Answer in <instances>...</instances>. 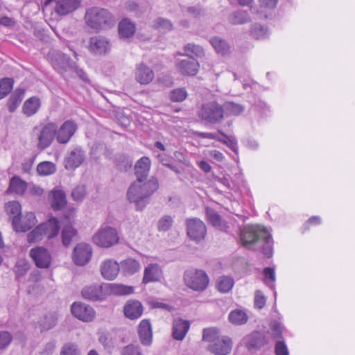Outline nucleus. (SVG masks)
<instances>
[{
	"label": "nucleus",
	"instance_id": "f257e3e1",
	"mask_svg": "<svg viewBox=\"0 0 355 355\" xmlns=\"http://www.w3.org/2000/svg\"><path fill=\"white\" fill-rule=\"evenodd\" d=\"M240 239L243 246L261 249L268 258L272 256V239L266 227L259 225H247L241 231Z\"/></svg>",
	"mask_w": 355,
	"mask_h": 355
},
{
	"label": "nucleus",
	"instance_id": "f03ea898",
	"mask_svg": "<svg viewBox=\"0 0 355 355\" xmlns=\"http://www.w3.org/2000/svg\"><path fill=\"white\" fill-rule=\"evenodd\" d=\"M159 189L156 178L151 177L145 182L134 181L127 191L128 200L135 204L137 211H142L150 202V196Z\"/></svg>",
	"mask_w": 355,
	"mask_h": 355
},
{
	"label": "nucleus",
	"instance_id": "7ed1b4c3",
	"mask_svg": "<svg viewBox=\"0 0 355 355\" xmlns=\"http://www.w3.org/2000/svg\"><path fill=\"white\" fill-rule=\"evenodd\" d=\"M60 231L59 222L55 218H50L46 223L37 226L27 234L28 243H36L42 240L44 237L52 239L58 234Z\"/></svg>",
	"mask_w": 355,
	"mask_h": 355
},
{
	"label": "nucleus",
	"instance_id": "20e7f679",
	"mask_svg": "<svg viewBox=\"0 0 355 355\" xmlns=\"http://www.w3.org/2000/svg\"><path fill=\"white\" fill-rule=\"evenodd\" d=\"M88 26L98 29L112 25V17L110 12L104 8L94 7L88 9L85 14Z\"/></svg>",
	"mask_w": 355,
	"mask_h": 355
},
{
	"label": "nucleus",
	"instance_id": "39448f33",
	"mask_svg": "<svg viewBox=\"0 0 355 355\" xmlns=\"http://www.w3.org/2000/svg\"><path fill=\"white\" fill-rule=\"evenodd\" d=\"M184 281L187 287L194 291H204L209 284V278L205 271L190 269L184 272Z\"/></svg>",
	"mask_w": 355,
	"mask_h": 355
},
{
	"label": "nucleus",
	"instance_id": "423d86ee",
	"mask_svg": "<svg viewBox=\"0 0 355 355\" xmlns=\"http://www.w3.org/2000/svg\"><path fill=\"white\" fill-rule=\"evenodd\" d=\"M224 109L216 102H209L202 105L199 112V117L210 123H219L224 118Z\"/></svg>",
	"mask_w": 355,
	"mask_h": 355
},
{
	"label": "nucleus",
	"instance_id": "0eeeda50",
	"mask_svg": "<svg viewBox=\"0 0 355 355\" xmlns=\"http://www.w3.org/2000/svg\"><path fill=\"white\" fill-rule=\"evenodd\" d=\"M37 131V147L39 150H43L49 147L56 138L57 125L55 123H49L44 125L41 129L35 128Z\"/></svg>",
	"mask_w": 355,
	"mask_h": 355
},
{
	"label": "nucleus",
	"instance_id": "6e6552de",
	"mask_svg": "<svg viewBox=\"0 0 355 355\" xmlns=\"http://www.w3.org/2000/svg\"><path fill=\"white\" fill-rule=\"evenodd\" d=\"M119 236L116 230L110 227L102 228L93 236L95 244L103 248H110L118 243Z\"/></svg>",
	"mask_w": 355,
	"mask_h": 355
},
{
	"label": "nucleus",
	"instance_id": "1a4fd4ad",
	"mask_svg": "<svg viewBox=\"0 0 355 355\" xmlns=\"http://www.w3.org/2000/svg\"><path fill=\"white\" fill-rule=\"evenodd\" d=\"M186 224L187 235L191 240L198 243L205 238L207 228L201 220L197 218H189Z\"/></svg>",
	"mask_w": 355,
	"mask_h": 355
},
{
	"label": "nucleus",
	"instance_id": "9d476101",
	"mask_svg": "<svg viewBox=\"0 0 355 355\" xmlns=\"http://www.w3.org/2000/svg\"><path fill=\"white\" fill-rule=\"evenodd\" d=\"M29 256L37 268H49L51 266V255L49 251L44 247L37 246L32 248L29 252Z\"/></svg>",
	"mask_w": 355,
	"mask_h": 355
},
{
	"label": "nucleus",
	"instance_id": "9b49d317",
	"mask_svg": "<svg viewBox=\"0 0 355 355\" xmlns=\"http://www.w3.org/2000/svg\"><path fill=\"white\" fill-rule=\"evenodd\" d=\"M78 129L76 123L72 120H67L56 132V140L60 144H67Z\"/></svg>",
	"mask_w": 355,
	"mask_h": 355
},
{
	"label": "nucleus",
	"instance_id": "f8f14e48",
	"mask_svg": "<svg viewBox=\"0 0 355 355\" xmlns=\"http://www.w3.org/2000/svg\"><path fill=\"white\" fill-rule=\"evenodd\" d=\"M71 311L74 317L84 322L92 321L96 315L91 306L83 302H73Z\"/></svg>",
	"mask_w": 355,
	"mask_h": 355
},
{
	"label": "nucleus",
	"instance_id": "ddd939ff",
	"mask_svg": "<svg viewBox=\"0 0 355 355\" xmlns=\"http://www.w3.org/2000/svg\"><path fill=\"white\" fill-rule=\"evenodd\" d=\"M92 254L91 245L84 243H79L73 249V261L78 266H84L90 260Z\"/></svg>",
	"mask_w": 355,
	"mask_h": 355
},
{
	"label": "nucleus",
	"instance_id": "4468645a",
	"mask_svg": "<svg viewBox=\"0 0 355 355\" xmlns=\"http://www.w3.org/2000/svg\"><path fill=\"white\" fill-rule=\"evenodd\" d=\"M55 2V12L60 15H66L75 10L79 6L80 0H46V4Z\"/></svg>",
	"mask_w": 355,
	"mask_h": 355
},
{
	"label": "nucleus",
	"instance_id": "2eb2a0df",
	"mask_svg": "<svg viewBox=\"0 0 355 355\" xmlns=\"http://www.w3.org/2000/svg\"><path fill=\"white\" fill-rule=\"evenodd\" d=\"M85 159V152L80 147L72 150L64 159L65 168L69 170L78 167Z\"/></svg>",
	"mask_w": 355,
	"mask_h": 355
},
{
	"label": "nucleus",
	"instance_id": "dca6fc26",
	"mask_svg": "<svg viewBox=\"0 0 355 355\" xmlns=\"http://www.w3.org/2000/svg\"><path fill=\"white\" fill-rule=\"evenodd\" d=\"M37 223L35 216L29 212L22 218L14 217L12 219L13 228L16 232H25L32 228Z\"/></svg>",
	"mask_w": 355,
	"mask_h": 355
},
{
	"label": "nucleus",
	"instance_id": "f3484780",
	"mask_svg": "<svg viewBox=\"0 0 355 355\" xmlns=\"http://www.w3.org/2000/svg\"><path fill=\"white\" fill-rule=\"evenodd\" d=\"M232 340L228 337L217 338L214 343L209 345L208 349L216 355H227L232 349Z\"/></svg>",
	"mask_w": 355,
	"mask_h": 355
},
{
	"label": "nucleus",
	"instance_id": "a211bd4d",
	"mask_svg": "<svg viewBox=\"0 0 355 355\" xmlns=\"http://www.w3.org/2000/svg\"><path fill=\"white\" fill-rule=\"evenodd\" d=\"M153 71L146 64L140 63L136 66L135 77L141 85H148L154 79Z\"/></svg>",
	"mask_w": 355,
	"mask_h": 355
},
{
	"label": "nucleus",
	"instance_id": "6ab92c4d",
	"mask_svg": "<svg viewBox=\"0 0 355 355\" xmlns=\"http://www.w3.org/2000/svg\"><path fill=\"white\" fill-rule=\"evenodd\" d=\"M110 49L108 40L101 36H94L89 40V51L96 55L107 53Z\"/></svg>",
	"mask_w": 355,
	"mask_h": 355
},
{
	"label": "nucleus",
	"instance_id": "aec40b11",
	"mask_svg": "<svg viewBox=\"0 0 355 355\" xmlns=\"http://www.w3.org/2000/svg\"><path fill=\"white\" fill-rule=\"evenodd\" d=\"M82 296L88 300H102L105 297L102 285L94 284L85 286L81 291Z\"/></svg>",
	"mask_w": 355,
	"mask_h": 355
},
{
	"label": "nucleus",
	"instance_id": "412c9836",
	"mask_svg": "<svg viewBox=\"0 0 355 355\" xmlns=\"http://www.w3.org/2000/svg\"><path fill=\"white\" fill-rule=\"evenodd\" d=\"M176 66L178 71L184 76H195L199 69V63L194 58L182 60Z\"/></svg>",
	"mask_w": 355,
	"mask_h": 355
},
{
	"label": "nucleus",
	"instance_id": "4be33fe9",
	"mask_svg": "<svg viewBox=\"0 0 355 355\" xmlns=\"http://www.w3.org/2000/svg\"><path fill=\"white\" fill-rule=\"evenodd\" d=\"M138 335L143 345L149 346L152 343L153 332L148 320H142L138 326Z\"/></svg>",
	"mask_w": 355,
	"mask_h": 355
},
{
	"label": "nucleus",
	"instance_id": "5701e85b",
	"mask_svg": "<svg viewBox=\"0 0 355 355\" xmlns=\"http://www.w3.org/2000/svg\"><path fill=\"white\" fill-rule=\"evenodd\" d=\"M143 311L144 308L141 303L137 300H128L123 307L125 316L130 320H136L140 318Z\"/></svg>",
	"mask_w": 355,
	"mask_h": 355
},
{
	"label": "nucleus",
	"instance_id": "b1692460",
	"mask_svg": "<svg viewBox=\"0 0 355 355\" xmlns=\"http://www.w3.org/2000/svg\"><path fill=\"white\" fill-rule=\"evenodd\" d=\"M150 168V160L147 157H142L135 164V173L137 177L135 181L145 182Z\"/></svg>",
	"mask_w": 355,
	"mask_h": 355
},
{
	"label": "nucleus",
	"instance_id": "393cba45",
	"mask_svg": "<svg viewBox=\"0 0 355 355\" xmlns=\"http://www.w3.org/2000/svg\"><path fill=\"white\" fill-rule=\"evenodd\" d=\"M162 276V270L160 266L157 263H150L148 265L144 272L142 282L148 284L152 282H158Z\"/></svg>",
	"mask_w": 355,
	"mask_h": 355
},
{
	"label": "nucleus",
	"instance_id": "a878e982",
	"mask_svg": "<svg viewBox=\"0 0 355 355\" xmlns=\"http://www.w3.org/2000/svg\"><path fill=\"white\" fill-rule=\"evenodd\" d=\"M120 270V265L113 260L105 261L101 268L103 277L108 280L114 279L118 275Z\"/></svg>",
	"mask_w": 355,
	"mask_h": 355
},
{
	"label": "nucleus",
	"instance_id": "bb28decb",
	"mask_svg": "<svg viewBox=\"0 0 355 355\" xmlns=\"http://www.w3.org/2000/svg\"><path fill=\"white\" fill-rule=\"evenodd\" d=\"M245 345L249 349H257L268 343L265 336L260 331H253L245 337Z\"/></svg>",
	"mask_w": 355,
	"mask_h": 355
},
{
	"label": "nucleus",
	"instance_id": "cd10ccee",
	"mask_svg": "<svg viewBox=\"0 0 355 355\" xmlns=\"http://www.w3.org/2000/svg\"><path fill=\"white\" fill-rule=\"evenodd\" d=\"M63 228L62 230V243L65 246H68L73 238L76 235V230L73 227L70 218L65 216L62 220Z\"/></svg>",
	"mask_w": 355,
	"mask_h": 355
},
{
	"label": "nucleus",
	"instance_id": "c85d7f7f",
	"mask_svg": "<svg viewBox=\"0 0 355 355\" xmlns=\"http://www.w3.org/2000/svg\"><path fill=\"white\" fill-rule=\"evenodd\" d=\"M189 323L182 319L175 320L173 327V336L175 340H182L184 338L189 329Z\"/></svg>",
	"mask_w": 355,
	"mask_h": 355
},
{
	"label": "nucleus",
	"instance_id": "c756f323",
	"mask_svg": "<svg viewBox=\"0 0 355 355\" xmlns=\"http://www.w3.org/2000/svg\"><path fill=\"white\" fill-rule=\"evenodd\" d=\"M121 272L125 276H130L139 272L141 269L139 262L135 259L129 258L120 263Z\"/></svg>",
	"mask_w": 355,
	"mask_h": 355
},
{
	"label": "nucleus",
	"instance_id": "7c9ffc66",
	"mask_svg": "<svg viewBox=\"0 0 355 355\" xmlns=\"http://www.w3.org/2000/svg\"><path fill=\"white\" fill-rule=\"evenodd\" d=\"M54 67H58L60 71H67L68 69L76 68V64L71 61L69 56L64 53H58L53 62Z\"/></svg>",
	"mask_w": 355,
	"mask_h": 355
},
{
	"label": "nucleus",
	"instance_id": "2f4dec72",
	"mask_svg": "<svg viewBox=\"0 0 355 355\" xmlns=\"http://www.w3.org/2000/svg\"><path fill=\"white\" fill-rule=\"evenodd\" d=\"M118 31L121 37L129 38L135 33V24L128 19H123L119 24Z\"/></svg>",
	"mask_w": 355,
	"mask_h": 355
},
{
	"label": "nucleus",
	"instance_id": "473e14b6",
	"mask_svg": "<svg viewBox=\"0 0 355 355\" xmlns=\"http://www.w3.org/2000/svg\"><path fill=\"white\" fill-rule=\"evenodd\" d=\"M27 189V184L18 177H13L10 180L9 187L7 190L8 193L23 195Z\"/></svg>",
	"mask_w": 355,
	"mask_h": 355
},
{
	"label": "nucleus",
	"instance_id": "72a5a7b5",
	"mask_svg": "<svg viewBox=\"0 0 355 355\" xmlns=\"http://www.w3.org/2000/svg\"><path fill=\"white\" fill-rule=\"evenodd\" d=\"M40 100L36 96H33L26 100L23 105V112L27 116L34 115L40 107Z\"/></svg>",
	"mask_w": 355,
	"mask_h": 355
},
{
	"label": "nucleus",
	"instance_id": "f704fd0d",
	"mask_svg": "<svg viewBox=\"0 0 355 355\" xmlns=\"http://www.w3.org/2000/svg\"><path fill=\"white\" fill-rule=\"evenodd\" d=\"M50 203L53 209H61L67 204L65 193L60 190L53 191L50 198Z\"/></svg>",
	"mask_w": 355,
	"mask_h": 355
},
{
	"label": "nucleus",
	"instance_id": "c9c22d12",
	"mask_svg": "<svg viewBox=\"0 0 355 355\" xmlns=\"http://www.w3.org/2000/svg\"><path fill=\"white\" fill-rule=\"evenodd\" d=\"M106 287L109 289L110 294L114 295H126L134 292V288L118 284H108Z\"/></svg>",
	"mask_w": 355,
	"mask_h": 355
},
{
	"label": "nucleus",
	"instance_id": "e433bc0d",
	"mask_svg": "<svg viewBox=\"0 0 355 355\" xmlns=\"http://www.w3.org/2000/svg\"><path fill=\"white\" fill-rule=\"evenodd\" d=\"M234 284V279L228 276H222L216 282V287L221 293H227L232 290Z\"/></svg>",
	"mask_w": 355,
	"mask_h": 355
},
{
	"label": "nucleus",
	"instance_id": "4c0bfd02",
	"mask_svg": "<svg viewBox=\"0 0 355 355\" xmlns=\"http://www.w3.org/2000/svg\"><path fill=\"white\" fill-rule=\"evenodd\" d=\"M229 21L232 24H243L250 21V17L247 11L239 10L230 15Z\"/></svg>",
	"mask_w": 355,
	"mask_h": 355
},
{
	"label": "nucleus",
	"instance_id": "58836bf2",
	"mask_svg": "<svg viewBox=\"0 0 355 355\" xmlns=\"http://www.w3.org/2000/svg\"><path fill=\"white\" fill-rule=\"evenodd\" d=\"M210 43L218 53L224 55L230 52V46L229 44L220 37L211 38Z\"/></svg>",
	"mask_w": 355,
	"mask_h": 355
},
{
	"label": "nucleus",
	"instance_id": "ea45409f",
	"mask_svg": "<svg viewBox=\"0 0 355 355\" xmlns=\"http://www.w3.org/2000/svg\"><path fill=\"white\" fill-rule=\"evenodd\" d=\"M24 92L16 91L8 98L7 106L9 112H13L16 110L23 100Z\"/></svg>",
	"mask_w": 355,
	"mask_h": 355
},
{
	"label": "nucleus",
	"instance_id": "a19ab883",
	"mask_svg": "<svg viewBox=\"0 0 355 355\" xmlns=\"http://www.w3.org/2000/svg\"><path fill=\"white\" fill-rule=\"evenodd\" d=\"M229 320L234 324H243L248 321V315L242 310L232 311L229 314Z\"/></svg>",
	"mask_w": 355,
	"mask_h": 355
},
{
	"label": "nucleus",
	"instance_id": "79ce46f5",
	"mask_svg": "<svg viewBox=\"0 0 355 355\" xmlns=\"http://www.w3.org/2000/svg\"><path fill=\"white\" fill-rule=\"evenodd\" d=\"M206 214L207 220L214 227L222 229L224 226V222L221 216L213 209L206 208Z\"/></svg>",
	"mask_w": 355,
	"mask_h": 355
},
{
	"label": "nucleus",
	"instance_id": "37998d69",
	"mask_svg": "<svg viewBox=\"0 0 355 355\" xmlns=\"http://www.w3.org/2000/svg\"><path fill=\"white\" fill-rule=\"evenodd\" d=\"M29 268V263L26 259H21L17 260L13 269L16 279L19 280L21 277L26 275Z\"/></svg>",
	"mask_w": 355,
	"mask_h": 355
},
{
	"label": "nucleus",
	"instance_id": "c03bdc74",
	"mask_svg": "<svg viewBox=\"0 0 355 355\" xmlns=\"http://www.w3.org/2000/svg\"><path fill=\"white\" fill-rule=\"evenodd\" d=\"M184 50L186 53V55H188L189 58H193V56L202 58L205 55L204 49L202 47L193 43H189L185 45Z\"/></svg>",
	"mask_w": 355,
	"mask_h": 355
},
{
	"label": "nucleus",
	"instance_id": "a18cd8bd",
	"mask_svg": "<svg viewBox=\"0 0 355 355\" xmlns=\"http://www.w3.org/2000/svg\"><path fill=\"white\" fill-rule=\"evenodd\" d=\"M224 111L225 110L227 114L237 116L243 112L245 107L238 103H235L233 102H226L223 106Z\"/></svg>",
	"mask_w": 355,
	"mask_h": 355
},
{
	"label": "nucleus",
	"instance_id": "49530a36",
	"mask_svg": "<svg viewBox=\"0 0 355 355\" xmlns=\"http://www.w3.org/2000/svg\"><path fill=\"white\" fill-rule=\"evenodd\" d=\"M56 170L55 165L51 162H43L37 166V171L41 175H49Z\"/></svg>",
	"mask_w": 355,
	"mask_h": 355
},
{
	"label": "nucleus",
	"instance_id": "de8ad7c7",
	"mask_svg": "<svg viewBox=\"0 0 355 355\" xmlns=\"http://www.w3.org/2000/svg\"><path fill=\"white\" fill-rule=\"evenodd\" d=\"M13 87V80L9 78H4L0 80V99L3 98L12 90Z\"/></svg>",
	"mask_w": 355,
	"mask_h": 355
},
{
	"label": "nucleus",
	"instance_id": "09e8293b",
	"mask_svg": "<svg viewBox=\"0 0 355 355\" xmlns=\"http://www.w3.org/2000/svg\"><path fill=\"white\" fill-rule=\"evenodd\" d=\"M173 224V218L169 215H164L157 222V230L159 232H166L171 229Z\"/></svg>",
	"mask_w": 355,
	"mask_h": 355
},
{
	"label": "nucleus",
	"instance_id": "8fccbe9b",
	"mask_svg": "<svg viewBox=\"0 0 355 355\" xmlns=\"http://www.w3.org/2000/svg\"><path fill=\"white\" fill-rule=\"evenodd\" d=\"M250 34L255 39H263L268 36V29L259 24H255L251 28Z\"/></svg>",
	"mask_w": 355,
	"mask_h": 355
},
{
	"label": "nucleus",
	"instance_id": "3c124183",
	"mask_svg": "<svg viewBox=\"0 0 355 355\" xmlns=\"http://www.w3.org/2000/svg\"><path fill=\"white\" fill-rule=\"evenodd\" d=\"M21 205L17 201H11L6 205V210L8 214L14 217L20 218L21 215Z\"/></svg>",
	"mask_w": 355,
	"mask_h": 355
},
{
	"label": "nucleus",
	"instance_id": "603ef678",
	"mask_svg": "<svg viewBox=\"0 0 355 355\" xmlns=\"http://www.w3.org/2000/svg\"><path fill=\"white\" fill-rule=\"evenodd\" d=\"M56 323V317L53 314L49 313L44 316L43 320L41 321L40 325L42 330H49L53 328Z\"/></svg>",
	"mask_w": 355,
	"mask_h": 355
},
{
	"label": "nucleus",
	"instance_id": "864d4df0",
	"mask_svg": "<svg viewBox=\"0 0 355 355\" xmlns=\"http://www.w3.org/2000/svg\"><path fill=\"white\" fill-rule=\"evenodd\" d=\"M187 96L185 89L178 88L173 90L170 94V98L173 102H182Z\"/></svg>",
	"mask_w": 355,
	"mask_h": 355
},
{
	"label": "nucleus",
	"instance_id": "5fc2aeb1",
	"mask_svg": "<svg viewBox=\"0 0 355 355\" xmlns=\"http://www.w3.org/2000/svg\"><path fill=\"white\" fill-rule=\"evenodd\" d=\"M218 132L220 135L226 138V139L223 140L222 143L227 145L234 152H236L238 150L236 139L233 137L227 136L220 129H218Z\"/></svg>",
	"mask_w": 355,
	"mask_h": 355
},
{
	"label": "nucleus",
	"instance_id": "6e6d98bb",
	"mask_svg": "<svg viewBox=\"0 0 355 355\" xmlns=\"http://www.w3.org/2000/svg\"><path fill=\"white\" fill-rule=\"evenodd\" d=\"M218 332L216 329L209 328L205 329L202 334V340L204 341L214 343L217 338L219 337L217 335Z\"/></svg>",
	"mask_w": 355,
	"mask_h": 355
},
{
	"label": "nucleus",
	"instance_id": "4d7b16f0",
	"mask_svg": "<svg viewBox=\"0 0 355 355\" xmlns=\"http://www.w3.org/2000/svg\"><path fill=\"white\" fill-rule=\"evenodd\" d=\"M12 336L7 331H0V350L6 349L12 342Z\"/></svg>",
	"mask_w": 355,
	"mask_h": 355
},
{
	"label": "nucleus",
	"instance_id": "13d9d810",
	"mask_svg": "<svg viewBox=\"0 0 355 355\" xmlns=\"http://www.w3.org/2000/svg\"><path fill=\"white\" fill-rule=\"evenodd\" d=\"M154 26L163 31H170L172 28V24L168 19L159 17L154 22Z\"/></svg>",
	"mask_w": 355,
	"mask_h": 355
},
{
	"label": "nucleus",
	"instance_id": "bf43d9fd",
	"mask_svg": "<svg viewBox=\"0 0 355 355\" xmlns=\"http://www.w3.org/2000/svg\"><path fill=\"white\" fill-rule=\"evenodd\" d=\"M60 355H80V352L76 345L72 343H67L63 346Z\"/></svg>",
	"mask_w": 355,
	"mask_h": 355
},
{
	"label": "nucleus",
	"instance_id": "052dcab7",
	"mask_svg": "<svg viewBox=\"0 0 355 355\" xmlns=\"http://www.w3.org/2000/svg\"><path fill=\"white\" fill-rule=\"evenodd\" d=\"M121 355H142V353L139 346L128 345L123 348Z\"/></svg>",
	"mask_w": 355,
	"mask_h": 355
},
{
	"label": "nucleus",
	"instance_id": "680f3d73",
	"mask_svg": "<svg viewBox=\"0 0 355 355\" xmlns=\"http://www.w3.org/2000/svg\"><path fill=\"white\" fill-rule=\"evenodd\" d=\"M86 193L85 189L83 186H78L72 190L71 196L75 200H82Z\"/></svg>",
	"mask_w": 355,
	"mask_h": 355
},
{
	"label": "nucleus",
	"instance_id": "e2e57ef3",
	"mask_svg": "<svg viewBox=\"0 0 355 355\" xmlns=\"http://www.w3.org/2000/svg\"><path fill=\"white\" fill-rule=\"evenodd\" d=\"M266 304V298L260 291H257L254 296V306L259 309H262Z\"/></svg>",
	"mask_w": 355,
	"mask_h": 355
},
{
	"label": "nucleus",
	"instance_id": "0e129e2a",
	"mask_svg": "<svg viewBox=\"0 0 355 355\" xmlns=\"http://www.w3.org/2000/svg\"><path fill=\"white\" fill-rule=\"evenodd\" d=\"M276 355H288V348L284 341H277L275 345Z\"/></svg>",
	"mask_w": 355,
	"mask_h": 355
},
{
	"label": "nucleus",
	"instance_id": "69168bd1",
	"mask_svg": "<svg viewBox=\"0 0 355 355\" xmlns=\"http://www.w3.org/2000/svg\"><path fill=\"white\" fill-rule=\"evenodd\" d=\"M271 330L274 338H279L282 337V327L279 323L275 322L271 325Z\"/></svg>",
	"mask_w": 355,
	"mask_h": 355
},
{
	"label": "nucleus",
	"instance_id": "338daca9",
	"mask_svg": "<svg viewBox=\"0 0 355 355\" xmlns=\"http://www.w3.org/2000/svg\"><path fill=\"white\" fill-rule=\"evenodd\" d=\"M98 340L100 343L103 345L105 349H110L112 348V342L105 334H101L98 338Z\"/></svg>",
	"mask_w": 355,
	"mask_h": 355
},
{
	"label": "nucleus",
	"instance_id": "774afa93",
	"mask_svg": "<svg viewBox=\"0 0 355 355\" xmlns=\"http://www.w3.org/2000/svg\"><path fill=\"white\" fill-rule=\"evenodd\" d=\"M263 273L266 279L270 280L272 283H273L275 281V273L273 268H266L263 270Z\"/></svg>",
	"mask_w": 355,
	"mask_h": 355
}]
</instances>
